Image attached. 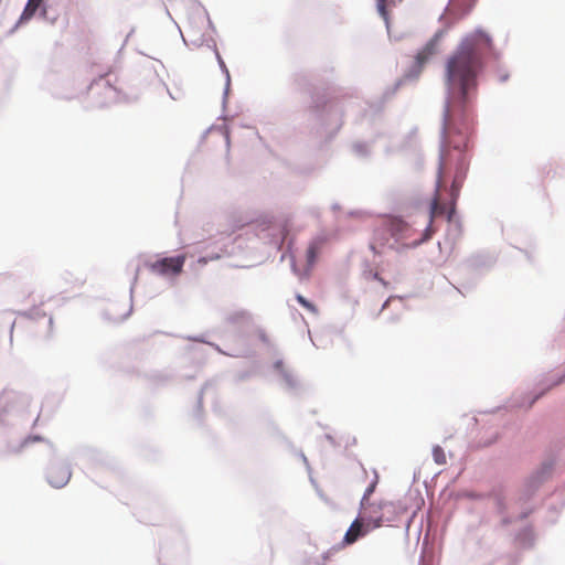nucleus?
<instances>
[{"instance_id": "f257e3e1", "label": "nucleus", "mask_w": 565, "mask_h": 565, "mask_svg": "<svg viewBox=\"0 0 565 565\" xmlns=\"http://www.w3.org/2000/svg\"><path fill=\"white\" fill-rule=\"evenodd\" d=\"M499 57L500 53L495 50L490 34L477 28L461 40L447 58L436 192L448 190L451 205L447 207L435 196L430 204V221L423 233L415 227V223L391 214V238L396 244H391V249L399 253L425 243L434 233L431 222L438 214L447 213L450 222L469 169L468 147L472 132L470 109L478 94V78L486 62Z\"/></svg>"}, {"instance_id": "f03ea898", "label": "nucleus", "mask_w": 565, "mask_h": 565, "mask_svg": "<svg viewBox=\"0 0 565 565\" xmlns=\"http://www.w3.org/2000/svg\"><path fill=\"white\" fill-rule=\"evenodd\" d=\"M477 0H448L444 12L439 15L441 28L426 42V44L417 52L411 64L404 70L403 75L394 83L391 94L397 92L405 86H414L430 58L439 51V42L459 20L468 15Z\"/></svg>"}, {"instance_id": "7ed1b4c3", "label": "nucleus", "mask_w": 565, "mask_h": 565, "mask_svg": "<svg viewBox=\"0 0 565 565\" xmlns=\"http://www.w3.org/2000/svg\"><path fill=\"white\" fill-rule=\"evenodd\" d=\"M376 482L377 477L375 476V479L364 491L359 515L345 532L343 544H353L360 537L365 536L369 532L381 525L383 514L379 512L377 507L369 503V497L373 493Z\"/></svg>"}, {"instance_id": "20e7f679", "label": "nucleus", "mask_w": 565, "mask_h": 565, "mask_svg": "<svg viewBox=\"0 0 565 565\" xmlns=\"http://www.w3.org/2000/svg\"><path fill=\"white\" fill-rule=\"evenodd\" d=\"M555 466L553 458H547L541 462L524 480L523 495L526 499L533 497L536 491L552 477Z\"/></svg>"}, {"instance_id": "39448f33", "label": "nucleus", "mask_w": 565, "mask_h": 565, "mask_svg": "<svg viewBox=\"0 0 565 565\" xmlns=\"http://www.w3.org/2000/svg\"><path fill=\"white\" fill-rule=\"evenodd\" d=\"M184 264V256L164 257L151 264V270L163 277L178 275Z\"/></svg>"}, {"instance_id": "423d86ee", "label": "nucleus", "mask_w": 565, "mask_h": 565, "mask_svg": "<svg viewBox=\"0 0 565 565\" xmlns=\"http://www.w3.org/2000/svg\"><path fill=\"white\" fill-rule=\"evenodd\" d=\"M565 382V371L562 374L550 375L544 377L540 383V390L531 393L527 399L519 403L520 406L531 408L536 401H539L547 391Z\"/></svg>"}, {"instance_id": "0eeeda50", "label": "nucleus", "mask_w": 565, "mask_h": 565, "mask_svg": "<svg viewBox=\"0 0 565 565\" xmlns=\"http://www.w3.org/2000/svg\"><path fill=\"white\" fill-rule=\"evenodd\" d=\"M319 244L320 243L318 241H313L309 245V247L307 249V255H306L307 265H306V267L303 269H299L297 267L295 257L292 255L289 256L290 257L291 269L295 273V275H297L300 279L307 278L309 276V273H310L311 268L316 264V260H317V257H318V253H319Z\"/></svg>"}, {"instance_id": "6e6552de", "label": "nucleus", "mask_w": 565, "mask_h": 565, "mask_svg": "<svg viewBox=\"0 0 565 565\" xmlns=\"http://www.w3.org/2000/svg\"><path fill=\"white\" fill-rule=\"evenodd\" d=\"M71 478V471L67 467L52 466L47 472V480L54 488L64 487Z\"/></svg>"}, {"instance_id": "1a4fd4ad", "label": "nucleus", "mask_w": 565, "mask_h": 565, "mask_svg": "<svg viewBox=\"0 0 565 565\" xmlns=\"http://www.w3.org/2000/svg\"><path fill=\"white\" fill-rule=\"evenodd\" d=\"M497 257L489 253H478L468 258V266L472 269L490 268L494 265Z\"/></svg>"}, {"instance_id": "9d476101", "label": "nucleus", "mask_w": 565, "mask_h": 565, "mask_svg": "<svg viewBox=\"0 0 565 565\" xmlns=\"http://www.w3.org/2000/svg\"><path fill=\"white\" fill-rule=\"evenodd\" d=\"M387 230L384 227L381 231L375 232L374 236L371 239L370 248L373 250L374 255H384L387 250Z\"/></svg>"}, {"instance_id": "9b49d317", "label": "nucleus", "mask_w": 565, "mask_h": 565, "mask_svg": "<svg viewBox=\"0 0 565 565\" xmlns=\"http://www.w3.org/2000/svg\"><path fill=\"white\" fill-rule=\"evenodd\" d=\"M515 542L522 548H530L534 544V533L529 526L521 529L515 535Z\"/></svg>"}, {"instance_id": "f8f14e48", "label": "nucleus", "mask_w": 565, "mask_h": 565, "mask_svg": "<svg viewBox=\"0 0 565 565\" xmlns=\"http://www.w3.org/2000/svg\"><path fill=\"white\" fill-rule=\"evenodd\" d=\"M409 522H411L409 516L407 515V513H404V514L396 516L395 519L391 518L390 527L396 529L398 531L399 535H402L403 532L408 529Z\"/></svg>"}, {"instance_id": "ddd939ff", "label": "nucleus", "mask_w": 565, "mask_h": 565, "mask_svg": "<svg viewBox=\"0 0 565 565\" xmlns=\"http://www.w3.org/2000/svg\"><path fill=\"white\" fill-rule=\"evenodd\" d=\"M215 56H216V60H217V63H218V66L222 71V73L225 75V88H224V94H223L224 95L223 99L225 102L226 97L228 95V90H230L231 76H230V72H228L223 58L221 57V55L217 51H215Z\"/></svg>"}, {"instance_id": "4468645a", "label": "nucleus", "mask_w": 565, "mask_h": 565, "mask_svg": "<svg viewBox=\"0 0 565 565\" xmlns=\"http://www.w3.org/2000/svg\"><path fill=\"white\" fill-rule=\"evenodd\" d=\"M215 56H216V60H217V63H218V66L222 71V73L225 75V88H224V94H223L224 95L223 99L225 102L226 97L228 95V90H230L231 76H230V72H228L223 58L221 57V55L217 51H215Z\"/></svg>"}, {"instance_id": "2eb2a0df", "label": "nucleus", "mask_w": 565, "mask_h": 565, "mask_svg": "<svg viewBox=\"0 0 565 565\" xmlns=\"http://www.w3.org/2000/svg\"><path fill=\"white\" fill-rule=\"evenodd\" d=\"M41 2L42 0H29L21 15V20H29L40 7Z\"/></svg>"}, {"instance_id": "dca6fc26", "label": "nucleus", "mask_w": 565, "mask_h": 565, "mask_svg": "<svg viewBox=\"0 0 565 565\" xmlns=\"http://www.w3.org/2000/svg\"><path fill=\"white\" fill-rule=\"evenodd\" d=\"M416 128L412 129L409 134L406 137L405 146H403L404 150L411 151V152H417V138H416Z\"/></svg>"}, {"instance_id": "f3484780", "label": "nucleus", "mask_w": 565, "mask_h": 565, "mask_svg": "<svg viewBox=\"0 0 565 565\" xmlns=\"http://www.w3.org/2000/svg\"><path fill=\"white\" fill-rule=\"evenodd\" d=\"M460 495H461V498H465V499L481 501V500L489 499L491 497V493L466 490V491L461 492Z\"/></svg>"}, {"instance_id": "a211bd4d", "label": "nucleus", "mask_w": 565, "mask_h": 565, "mask_svg": "<svg viewBox=\"0 0 565 565\" xmlns=\"http://www.w3.org/2000/svg\"><path fill=\"white\" fill-rule=\"evenodd\" d=\"M431 456L437 465H445L447 462L445 451L439 445L433 447Z\"/></svg>"}, {"instance_id": "6ab92c4d", "label": "nucleus", "mask_w": 565, "mask_h": 565, "mask_svg": "<svg viewBox=\"0 0 565 565\" xmlns=\"http://www.w3.org/2000/svg\"><path fill=\"white\" fill-rule=\"evenodd\" d=\"M490 493H491L490 498H493V500H494V504L498 510V513H500V514L504 513L507 510V504H505L504 498L500 493H497L494 491H491Z\"/></svg>"}, {"instance_id": "aec40b11", "label": "nucleus", "mask_w": 565, "mask_h": 565, "mask_svg": "<svg viewBox=\"0 0 565 565\" xmlns=\"http://www.w3.org/2000/svg\"><path fill=\"white\" fill-rule=\"evenodd\" d=\"M130 312H131V305H128L127 308L125 309V311H122L120 313L113 312V309H111L109 311L108 319L114 322H119V321L125 320L130 315Z\"/></svg>"}, {"instance_id": "412c9836", "label": "nucleus", "mask_w": 565, "mask_h": 565, "mask_svg": "<svg viewBox=\"0 0 565 565\" xmlns=\"http://www.w3.org/2000/svg\"><path fill=\"white\" fill-rule=\"evenodd\" d=\"M376 8L380 15L383 18L386 28L388 29V13L385 7V0H376Z\"/></svg>"}, {"instance_id": "4be33fe9", "label": "nucleus", "mask_w": 565, "mask_h": 565, "mask_svg": "<svg viewBox=\"0 0 565 565\" xmlns=\"http://www.w3.org/2000/svg\"><path fill=\"white\" fill-rule=\"evenodd\" d=\"M296 298L303 308H306L307 310L311 311L315 315L317 313L316 306L309 302L305 297H302L301 295H297Z\"/></svg>"}, {"instance_id": "5701e85b", "label": "nucleus", "mask_w": 565, "mask_h": 565, "mask_svg": "<svg viewBox=\"0 0 565 565\" xmlns=\"http://www.w3.org/2000/svg\"><path fill=\"white\" fill-rule=\"evenodd\" d=\"M196 19L201 22V23H205V24H210V20L206 15L205 12L203 11H198L196 13Z\"/></svg>"}, {"instance_id": "b1692460", "label": "nucleus", "mask_w": 565, "mask_h": 565, "mask_svg": "<svg viewBox=\"0 0 565 565\" xmlns=\"http://www.w3.org/2000/svg\"><path fill=\"white\" fill-rule=\"evenodd\" d=\"M106 94H107L108 99H114L115 96H116V90H115L114 87L107 86L106 87Z\"/></svg>"}, {"instance_id": "393cba45", "label": "nucleus", "mask_w": 565, "mask_h": 565, "mask_svg": "<svg viewBox=\"0 0 565 565\" xmlns=\"http://www.w3.org/2000/svg\"><path fill=\"white\" fill-rule=\"evenodd\" d=\"M281 373H282V376L285 379L286 384L289 385V386H292L294 385V381H292L291 375L286 373L285 371H282Z\"/></svg>"}, {"instance_id": "a878e982", "label": "nucleus", "mask_w": 565, "mask_h": 565, "mask_svg": "<svg viewBox=\"0 0 565 565\" xmlns=\"http://www.w3.org/2000/svg\"><path fill=\"white\" fill-rule=\"evenodd\" d=\"M372 278H373L374 280H379V281L382 284V286H383V287H385V286H386L385 280H384L382 277H380V273H379V271H375V273L372 275Z\"/></svg>"}, {"instance_id": "bb28decb", "label": "nucleus", "mask_w": 565, "mask_h": 565, "mask_svg": "<svg viewBox=\"0 0 565 565\" xmlns=\"http://www.w3.org/2000/svg\"><path fill=\"white\" fill-rule=\"evenodd\" d=\"M511 522H512V520L510 516H503L501 520L502 526H508L509 524H511Z\"/></svg>"}, {"instance_id": "cd10ccee", "label": "nucleus", "mask_w": 565, "mask_h": 565, "mask_svg": "<svg viewBox=\"0 0 565 565\" xmlns=\"http://www.w3.org/2000/svg\"><path fill=\"white\" fill-rule=\"evenodd\" d=\"M508 78H509V74L508 73L501 74L500 77H499L500 82H502V83L508 81Z\"/></svg>"}, {"instance_id": "c85d7f7f", "label": "nucleus", "mask_w": 565, "mask_h": 565, "mask_svg": "<svg viewBox=\"0 0 565 565\" xmlns=\"http://www.w3.org/2000/svg\"><path fill=\"white\" fill-rule=\"evenodd\" d=\"M403 0H391V7L396 6L397 3H401Z\"/></svg>"}, {"instance_id": "c756f323", "label": "nucleus", "mask_w": 565, "mask_h": 565, "mask_svg": "<svg viewBox=\"0 0 565 565\" xmlns=\"http://www.w3.org/2000/svg\"><path fill=\"white\" fill-rule=\"evenodd\" d=\"M527 515H529L527 512H523V513L520 514L519 519L523 520V519L527 518Z\"/></svg>"}, {"instance_id": "7c9ffc66", "label": "nucleus", "mask_w": 565, "mask_h": 565, "mask_svg": "<svg viewBox=\"0 0 565 565\" xmlns=\"http://www.w3.org/2000/svg\"><path fill=\"white\" fill-rule=\"evenodd\" d=\"M193 43H194L195 45H199V44L201 43V39H200V38L194 39V40H193Z\"/></svg>"}, {"instance_id": "2f4dec72", "label": "nucleus", "mask_w": 565, "mask_h": 565, "mask_svg": "<svg viewBox=\"0 0 565 565\" xmlns=\"http://www.w3.org/2000/svg\"><path fill=\"white\" fill-rule=\"evenodd\" d=\"M387 306H388V299H386V300L383 302V305H382V309H383V308H385V307H387Z\"/></svg>"}, {"instance_id": "473e14b6", "label": "nucleus", "mask_w": 565, "mask_h": 565, "mask_svg": "<svg viewBox=\"0 0 565 565\" xmlns=\"http://www.w3.org/2000/svg\"><path fill=\"white\" fill-rule=\"evenodd\" d=\"M277 369L281 366V362H277L275 365Z\"/></svg>"}, {"instance_id": "72a5a7b5", "label": "nucleus", "mask_w": 565, "mask_h": 565, "mask_svg": "<svg viewBox=\"0 0 565 565\" xmlns=\"http://www.w3.org/2000/svg\"><path fill=\"white\" fill-rule=\"evenodd\" d=\"M170 97H171V99H177V97L173 96L172 94H170Z\"/></svg>"}]
</instances>
